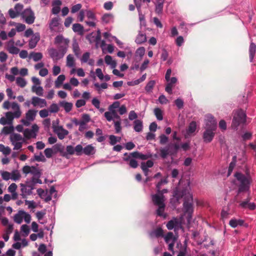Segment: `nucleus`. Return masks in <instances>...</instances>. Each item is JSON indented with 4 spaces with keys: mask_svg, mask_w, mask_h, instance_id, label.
Returning a JSON list of instances; mask_svg holds the SVG:
<instances>
[{
    "mask_svg": "<svg viewBox=\"0 0 256 256\" xmlns=\"http://www.w3.org/2000/svg\"><path fill=\"white\" fill-rule=\"evenodd\" d=\"M173 196L175 198L174 202L178 204H180V200L184 198V201L183 206L184 212L188 214L187 220L188 222H190L192 218L194 212L193 198L188 188L186 187L182 188H176L174 191Z\"/></svg>",
    "mask_w": 256,
    "mask_h": 256,
    "instance_id": "nucleus-1",
    "label": "nucleus"
},
{
    "mask_svg": "<svg viewBox=\"0 0 256 256\" xmlns=\"http://www.w3.org/2000/svg\"><path fill=\"white\" fill-rule=\"evenodd\" d=\"M234 176L240 182L238 190V194L248 192L252 182V176L245 177L244 174L240 172H236Z\"/></svg>",
    "mask_w": 256,
    "mask_h": 256,
    "instance_id": "nucleus-2",
    "label": "nucleus"
},
{
    "mask_svg": "<svg viewBox=\"0 0 256 256\" xmlns=\"http://www.w3.org/2000/svg\"><path fill=\"white\" fill-rule=\"evenodd\" d=\"M152 202L154 206H158L156 212L158 216H164L166 204H164V196L162 192H157V194L151 196Z\"/></svg>",
    "mask_w": 256,
    "mask_h": 256,
    "instance_id": "nucleus-3",
    "label": "nucleus"
},
{
    "mask_svg": "<svg viewBox=\"0 0 256 256\" xmlns=\"http://www.w3.org/2000/svg\"><path fill=\"white\" fill-rule=\"evenodd\" d=\"M246 114L242 109L238 110L234 116L232 127L234 129H237V128L241 124H245L246 122Z\"/></svg>",
    "mask_w": 256,
    "mask_h": 256,
    "instance_id": "nucleus-4",
    "label": "nucleus"
},
{
    "mask_svg": "<svg viewBox=\"0 0 256 256\" xmlns=\"http://www.w3.org/2000/svg\"><path fill=\"white\" fill-rule=\"evenodd\" d=\"M22 17L26 23L30 24L34 23L35 19L34 14L30 8H26L22 14Z\"/></svg>",
    "mask_w": 256,
    "mask_h": 256,
    "instance_id": "nucleus-5",
    "label": "nucleus"
},
{
    "mask_svg": "<svg viewBox=\"0 0 256 256\" xmlns=\"http://www.w3.org/2000/svg\"><path fill=\"white\" fill-rule=\"evenodd\" d=\"M206 128L207 130L216 131L217 122L214 118L210 115H207L206 119Z\"/></svg>",
    "mask_w": 256,
    "mask_h": 256,
    "instance_id": "nucleus-6",
    "label": "nucleus"
},
{
    "mask_svg": "<svg viewBox=\"0 0 256 256\" xmlns=\"http://www.w3.org/2000/svg\"><path fill=\"white\" fill-rule=\"evenodd\" d=\"M21 192L23 198H26V196L30 195L32 194V190L34 189L32 186L26 181L25 184H20Z\"/></svg>",
    "mask_w": 256,
    "mask_h": 256,
    "instance_id": "nucleus-7",
    "label": "nucleus"
},
{
    "mask_svg": "<svg viewBox=\"0 0 256 256\" xmlns=\"http://www.w3.org/2000/svg\"><path fill=\"white\" fill-rule=\"evenodd\" d=\"M37 111L34 110H29L26 114V120L22 119V122L26 126L30 124L28 121H33L36 117Z\"/></svg>",
    "mask_w": 256,
    "mask_h": 256,
    "instance_id": "nucleus-8",
    "label": "nucleus"
},
{
    "mask_svg": "<svg viewBox=\"0 0 256 256\" xmlns=\"http://www.w3.org/2000/svg\"><path fill=\"white\" fill-rule=\"evenodd\" d=\"M250 198L248 196L245 200L240 202L239 206L242 208H248L250 210H254L256 208L254 202H250Z\"/></svg>",
    "mask_w": 256,
    "mask_h": 256,
    "instance_id": "nucleus-9",
    "label": "nucleus"
},
{
    "mask_svg": "<svg viewBox=\"0 0 256 256\" xmlns=\"http://www.w3.org/2000/svg\"><path fill=\"white\" fill-rule=\"evenodd\" d=\"M54 132L57 134L58 138L60 140L64 139L68 134V132L62 126H54Z\"/></svg>",
    "mask_w": 256,
    "mask_h": 256,
    "instance_id": "nucleus-10",
    "label": "nucleus"
},
{
    "mask_svg": "<svg viewBox=\"0 0 256 256\" xmlns=\"http://www.w3.org/2000/svg\"><path fill=\"white\" fill-rule=\"evenodd\" d=\"M214 130H210L206 129L203 133V140L204 142L210 143V142L215 135Z\"/></svg>",
    "mask_w": 256,
    "mask_h": 256,
    "instance_id": "nucleus-11",
    "label": "nucleus"
},
{
    "mask_svg": "<svg viewBox=\"0 0 256 256\" xmlns=\"http://www.w3.org/2000/svg\"><path fill=\"white\" fill-rule=\"evenodd\" d=\"M124 157L123 158V160L125 162H129V166L134 168H135L138 167V162L134 159V158H133L130 154V153L128 154V153L126 152L124 154Z\"/></svg>",
    "mask_w": 256,
    "mask_h": 256,
    "instance_id": "nucleus-12",
    "label": "nucleus"
},
{
    "mask_svg": "<svg viewBox=\"0 0 256 256\" xmlns=\"http://www.w3.org/2000/svg\"><path fill=\"white\" fill-rule=\"evenodd\" d=\"M32 104L34 106H39L40 108H44L46 106L47 103L44 99L38 97L33 96L32 98Z\"/></svg>",
    "mask_w": 256,
    "mask_h": 256,
    "instance_id": "nucleus-13",
    "label": "nucleus"
},
{
    "mask_svg": "<svg viewBox=\"0 0 256 256\" xmlns=\"http://www.w3.org/2000/svg\"><path fill=\"white\" fill-rule=\"evenodd\" d=\"M48 52L50 56L53 60H57L62 58L64 54V52L60 53L58 50L55 48H52L48 50Z\"/></svg>",
    "mask_w": 256,
    "mask_h": 256,
    "instance_id": "nucleus-14",
    "label": "nucleus"
},
{
    "mask_svg": "<svg viewBox=\"0 0 256 256\" xmlns=\"http://www.w3.org/2000/svg\"><path fill=\"white\" fill-rule=\"evenodd\" d=\"M14 42L12 39L8 42V50L11 54H16L19 52L20 50L14 46Z\"/></svg>",
    "mask_w": 256,
    "mask_h": 256,
    "instance_id": "nucleus-15",
    "label": "nucleus"
},
{
    "mask_svg": "<svg viewBox=\"0 0 256 256\" xmlns=\"http://www.w3.org/2000/svg\"><path fill=\"white\" fill-rule=\"evenodd\" d=\"M164 0H156L155 4V12L158 14H162L163 12L164 4Z\"/></svg>",
    "mask_w": 256,
    "mask_h": 256,
    "instance_id": "nucleus-16",
    "label": "nucleus"
},
{
    "mask_svg": "<svg viewBox=\"0 0 256 256\" xmlns=\"http://www.w3.org/2000/svg\"><path fill=\"white\" fill-rule=\"evenodd\" d=\"M40 36L39 34H36L34 36L31 38V39L29 40L28 42V46L30 49H32L34 48L38 42L40 40Z\"/></svg>",
    "mask_w": 256,
    "mask_h": 256,
    "instance_id": "nucleus-17",
    "label": "nucleus"
},
{
    "mask_svg": "<svg viewBox=\"0 0 256 256\" xmlns=\"http://www.w3.org/2000/svg\"><path fill=\"white\" fill-rule=\"evenodd\" d=\"M248 52L250 60V62H252L256 52V44L252 40L250 43Z\"/></svg>",
    "mask_w": 256,
    "mask_h": 256,
    "instance_id": "nucleus-18",
    "label": "nucleus"
},
{
    "mask_svg": "<svg viewBox=\"0 0 256 256\" xmlns=\"http://www.w3.org/2000/svg\"><path fill=\"white\" fill-rule=\"evenodd\" d=\"M244 221L242 219L232 218L229 222L230 226L232 228H236L238 226H244Z\"/></svg>",
    "mask_w": 256,
    "mask_h": 256,
    "instance_id": "nucleus-19",
    "label": "nucleus"
},
{
    "mask_svg": "<svg viewBox=\"0 0 256 256\" xmlns=\"http://www.w3.org/2000/svg\"><path fill=\"white\" fill-rule=\"evenodd\" d=\"M150 236L152 238L164 237V230L161 227H158L150 232Z\"/></svg>",
    "mask_w": 256,
    "mask_h": 256,
    "instance_id": "nucleus-20",
    "label": "nucleus"
},
{
    "mask_svg": "<svg viewBox=\"0 0 256 256\" xmlns=\"http://www.w3.org/2000/svg\"><path fill=\"white\" fill-rule=\"evenodd\" d=\"M59 20L60 19L58 18H54L51 20L48 26L51 32L54 31L56 28L60 24Z\"/></svg>",
    "mask_w": 256,
    "mask_h": 256,
    "instance_id": "nucleus-21",
    "label": "nucleus"
},
{
    "mask_svg": "<svg viewBox=\"0 0 256 256\" xmlns=\"http://www.w3.org/2000/svg\"><path fill=\"white\" fill-rule=\"evenodd\" d=\"M180 222L176 218H174L172 220L168 221L166 224V228L169 230H172L173 228L178 226Z\"/></svg>",
    "mask_w": 256,
    "mask_h": 256,
    "instance_id": "nucleus-22",
    "label": "nucleus"
},
{
    "mask_svg": "<svg viewBox=\"0 0 256 256\" xmlns=\"http://www.w3.org/2000/svg\"><path fill=\"white\" fill-rule=\"evenodd\" d=\"M134 129L136 132H140L143 128L142 122L140 120H136L134 122Z\"/></svg>",
    "mask_w": 256,
    "mask_h": 256,
    "instance_id": "nucleus-23",
    "label": "nucleus"
},
{
    "mask_svg": "<svg viewBox=\"0 0 256 256\" xmlns=\"http://www.w3.org/2000/svg\"><path fill=\"white\" fill-rule=\"evenodd\" d=\"M24 214H25L24 211L19 210L18 212L14 216V222L18 224L22 223L23 219Z\"/></svg>",
    "mask_w": 256,
    "mask_h": 256,
    "instance_id": "nucleus-24",
    "label": "nucleus"
},
{
    "mask_svg": "<svg viewBox=\"0 0 256 256\" xmlns=\"http://www.w3.org/2000/svg\"><path fill=\"white\" fill-rule=\"evenodd\" d=\"M196 128V124L195 121H192L190 122L188 126V128L186 130V134L188 135H190L192 133H194Z\"/></svg>",
    "mask_w": 256,
    "mask_h": 256,
    "instance_id": "nucleus-25",
    "label": "nucleus"
},
{
    "mask_svg": "<svg viewBox=\"0 0 256 256\" xmlns=\"http://www.w3.org/2000/svg\"><path fill=\"white\" fill-rule=\"evenodd\" d=\"M130 154L133 158H139L142 160H145L148 159L149 156L147 154H144L142 153L139 152H134L130 153Z\"/></svg>",
    "mask_w": 256,
    "mask_h": 256,
    "instance_id": "nucleus-26",
    "label": "nucleus"
},
{
    "mask_svg": "<svg viewBox=\"0 0 256 256\" xmlns=\"http://www.w3.org/2000/svg\"><path fill=\"white\" fill-rule=\"evenodd\" d=\"M164 237L166 243L173 242V240L174 242H176V238L174 236L172 232H168Z\"/></svg>",
    "mask_w": 256,
    "mask_h": 256,
    "instance_id": "nucleus-27",
    "label": "nucleus"
},
{
    "mask_svg": "<svg viewBox=\"0 0 256 256\" xmlns=\"http://www.w3.org/2000/svg\"><path fill=\"white\" fill-rule=\"evenodd\" d=\"M60 106L64 108L66 112H69L72 109V104L71 102L62 101L60 102Z\"/></svg>",
    "mask_w": 256,
    "mask_h": 256,
    "instance_id": "nucleus-28",
    "label": "nucleus"
},
{
    "mask_svg": "<svg viewBox=\"0 0 256 256\" xmlns=\"http://www.w3.org/2000/svg\"><path fill=\"white\" fill-rule=\"evenodd\" d=\"M24 136L27 139H30V138H35L36 134H34V130L28 128H26L24 132Z\"/></svg>",
    "mask_w": 256,
    "mask_h": 256,
    "instance_id": "nucleus-29",
    "label": "nucleus"
},
{
    "mask_svg": "<svg viewBox=\"0 0 256 256\" xmlns=\"http://www.w3.org/2000/svg\"><path fill=\"white\" fill-rule=\"evenodd\" d=\"M95 152L94 148L92 144H88L84 148V154L90 156L94 154Z\"/></svg>",
    "mask_w": 256,
    "mask_h": 256,
    "instance_id": "nucleus-30",
    "label": "nucleus"
},
{
    "mask_svg": "<svg viewBox=\"0 0 256 256\" xmlns=\"http://www.w3.org/2000/svg\"><path fill=\"white\" fill-rule=\"evenodd\" d=\"M146 41V37L145 34L139 33L137 36L135 42L138 44H142Z\"/></svg>",
    "mask_w": 256,
    "mask_h": 256,
    "instance_id": "nucleus-31",
    "label": "nucleus"
},
{
    "mask_svg": "<svg viewBox=\"0 0 256 256\" xmlns=\"http://www.w3.org/2000/svg\"><path fill=\"white\" fill-rule=\"evenodd\" d=\"M156 84V82L154 80L149 81L146 84L144 89L147 93H150Z\"/></svg>",
    "mask_w": 256,
    "mask_h": 256,
    "instance_id": "nucleus-32",
    "label": "nucleus"
},
{
    "mask_svg": "<svg viewBox=\"0 0 256 256\" xmlns=\"http://www.w3.org/2000/svg\"><path fill=\"white\" fill-rule=\"evenodd\" d=\"M160 152V156L163 159L166 158L168 154H170V150L166 146L164 148H161Z\"/></svg>",
    "mask_w": 256,
    "mask_h": 256,
    "instance_id": "nucleus-33",
    "label": "nucleus"
},
{
    "mask_svg": "<svg viewBox=\"0 0 256 256\" xmlns=\"http://www.w3.org/2000/svg\"><path fill=\"white\" fill-rule=\"evenodd\" d=\"M72 30L74 32H77L80 34H82L84 32V27L80 24H74L72 26Z\"/></svg>",
    "mask_w": 256,
    "mask_h": 256,
    "instance_id": "nucleus-34",
    "label": "nucleus"
},
{
    "mask_svg": "<svg viewBox=\"0 0 256 256\" xmlns=\"http://www.w3.org/2000/svg\"><path fill=\"white\" fill-rule=\"evenodd\" d=\"M154 112L158 120H163L162 112L160 108H155L154 109Z\"/></svg>",
    "mask_w": 256,
    "mask_h": 256,
    "instance_id": "nucleus-35",
    "label": "nucleus"
},
{
    "mask_svg": "<svg viewBox=\"0 0 256 256\" xmlns=\"http://www.w3.org/2000/svg\"><path fill=\"white\" fill-rule=\"evenodd\" d=\"M66 77L64 74H60L57 78L55 81V86L56 88H59L63 83L65 80Z\"/></svg>",
    "mask_w": 256,
    "mask_h": 256,
    "instance_id": "nucleus-36",
    "label": "nucleus"
},
{
    "mask_svg": "<svg viewBox=\"0 0 256 256\" xmlns=\"http://www.w3.org/2000/svg\"><path fill=\"white\" fill-rule=\"evenodd\" d=\"M0 152L4 155H8L11 152V149L8 146H5L3 144H0Z\"/></svg>",
    "mask_w": 256,
    "mask_h": 256,
    "instance_id": "nucleus-37",
    "label": "nucleus"
},
{
    "mask_svg": "<svg viewBox=\"0 0 256 256\" xmlns=\"http://www.w3.org/2000/svg\"><path fill=\"white\" fill-rule=\"evenodd\" d=\"M32 90L39 96H42L43 95L44 90L42 86H38L36 87L35 86H33Z\"/></svg>",
    "mask_w": 256,
    "mask_h": 256,
    "instance_id": "nucleus-38",
    "label": "nucleus"
},
{
    "mask_svg": "<svg viewBox=\"0 0 256 256\" xmlns=\"http://www.w3.org/2000/svg\"><path fill=\"white\" fill-rule=\"evenodd\" d=\"M28 182L32 186V187L34 188L35 184H42V180H40V177H38V176H36V178L34 176L32 178L31 180L28 181Z\"/></svg>",
    "mask_w": 256,
    "mask_h": 256,
    "instance_id": "nucleus-39",
    "label": "nucleus"
},
{
    "mask_svg": "<svg viewBox=\"0 0 256 256\" xmlns=\"http://www.w3.org/2000/svg\"><path fill=\"white\" fill-rule=\"evenodd\" d=\"M63 42L67 44L68 42V40H67L64 39L63 36L62 35H58L54 38V43L56 44H60L62 43Z\"/></svg>",
    "mask_w": 256,
    "mask_h": 256,
    "instance_id": "nucleus-40",
    "label": "nucleus"
},
{
    "mask_svg": "<svg viewBox=\"0 0 256 256\" xmlns=\"http://www.w3.org/2000/svg\"><path fill=\"white\" fill-rule=\"evenodd\" d=\"M66 65L68 67H74V60L71 54H68L66 57Z\"/></svg>",
    "mask_w": 256,
    "mask_h": 256,
    "instance_id": "nucleus-41",
    "label": "nucleus"
},
{
    "mask_svg": "<svg viewBox=\"0 0 256 256\" xmlns=\"http://www.w3.org/2000/svg\"><path fill=\"white\" fill-rule=\"evenodd\" d=\"M16 84L21 88H24L26 86V80L21 77H18L16 79Z\"/></svg>",
    "mask_w": 256,
    "mask_h": 256,
    "instance_id": "nucleus-42",
    "label": "nucleus"
},
{
    "mask_svg": "<svg viewBox=\"0 0 256 256\" xmlns=\"http://www.w3.org/2000/svg\"><path fill=\"white\" fill-rule=\"evenodd\" d=\"M104 60L107 64H111L113 67H115L116 62L112 60V57L110 56L106 55L104 58Z\"/></svg>",
    "mask_w": 256,
    "mask_h": 256,
    "instance_id": "nucleus-43",
    "label": "nucleus"
},
{
    "mask_svg": "<svg viewBox=\"0 0 256 256\" xmlns=\"http://www.w3.org/2000/svg\"><path fill=\"white\" fill-rule=\"evenodd\" d=\"M76 154L77 156H81L84 152V148L81 144L77 145L74 148Z\"/></svg>",
    "mask_w": 256,
    "mask_h": 256,
    "instance_id": "nucleus-44",
    "label": "nucleus"
},
{
    "mask_svg": "<svg viewBox=\"0 0 256 256\" xmlns=\"http://www.w3.org/2000/svg\"><path fill=\"white\" fill-rule=\"evenodd\" d=\"M109 138L110 140V144L112 146L114 145L118 142H119L120 140V138H118V137L114 135H110L109 136Z\"/></svg>",
    "mask_w": 256,
    "mask_h": 256,
    "instance_id": "nucleus-45",
    "label": "nucleus"
},
{
    "mask_svg": "<svg viewBox=\"0 0 256 256\" xmlns=\"http://www.w3.org/2000/svg\"><path fill=\"white\" fill-rule=\"evenodd\" d=\"M160 144H166L168 140V138L164 134H162L159 136Z\"/></svg>",
    "mask_w": 256,
    "mask_h": 256,
    "instance_id": "nucleus-46",
    "label": "nucleus"
},
{
    "mask_svg": "<svg viewBox=\"0 0 256 256\" xmlns=\"http://www.w3.org/2000/svg\"><path fill=\"white\" fill-rule=\"evenodd\" d=\"M20 177V175L19 172L17 170L12 171L10 176V179L14 180H18Z\"/></svg>",
    "mask_w": 256,
    "mask_h": 256,
    "instance_id": "nucleus-47",
    "label": "nucleus"
},
{
    "mask_svg": "<svg viewBox=\"0 0 256 256\" xmlns=\"http://www.w3.org/2000/svg\"><path fill=\"white\" fill-rule=\"evenodd\" d=\"M112 18V16L110 14H104L102 18V21L106 24H108L110 22V19Z\"/></svg>",
    "mask_w": 256,
    "mask_h": 256,
    "instance_id": "nucleus-48",
    "label": "nucleus"
},
{
    "mask_svg": "<svg viewBox=\"0 0 256 256\" xmlns=\"http://www.w3.org/2000/svg\"><path fill=\"white\" fill-rule=\"evenodd\" d=\"M145 51V48L143 46H141L136 50V54L142 58L144 56Z\"/></svg>",
    "mask_w": 256,
    "mask_h": 256,
    "instance_id": "nucleus-49",
    "label": "nucleus"
},
{
    "mask_svg": "<svg viewBox=\"0 0 256 256\" xmlns=\"http://www.w3.org/2000/svg\"><path fill=\"white\" fill-rule=\"evenodd\" d=\"M42 58V54L41 52H34L32 54V58L35 62H38Z\"/></svg>",
    "mask_w": 256,
    "mask_h": 256,
    "instance_id": "nucleus-50",
    "label": "nucleus"
},
{
    "mask_svg": "<svg viewBox=\"0 0 256 256\" xmlns=\"http://www.w3.org/2000/svg\"><path fill=\"white\" fill-rule=\"evenodd\" d=\"M121 120H116L114 122V126L116 130V132L118 133L121 131Z\"/></svg>",
    "mask_w": 256,
    "mask_h": 256,
    "instance_id": "nucleus-51",
    "label": "nucleus"
},
{
    "mask_svg": "<svg viewBox=\"0 0 256 256\" xmlns=\"http://www.w3.org/2000/svg\"><path fill=\"white\" fill-rule=\"evenodd\" d=\"M167 181L164 179H161L156 184V188L157 189V192H161V186L164 184H166Z\"/></svg>",
    "mask_w": 256,
    "mask_h": 256,
    "instance_id": "nucleus-52",
    "label": "nucleus"
},
{
    "mask_svg": "<svg viewBox=\"0 0 256 256\" xmlns=\"http://www.w3.org/2000/svg\"><path fill=\"white\" fill-rule=\"evenodd\" d=\"M22 137L20 134H14L12 136H11L10 139L12 143L16 141L20 140Z\"/></svg>",
    "mask_w": 256,
    "mask_h": 256,
    "instance_id": "nucleus-53",
    "label": "nucleus"
},
{
    "mask_svg": "<svg viewBox=\"0 0 256 256\" xmlns=\"http://www.w3.org/2000/svg\"><path fill=\"white\" fill-rule=\"evenodd\" d=\"M59 110V108L57 104H52L50 106V112L51 113H56Z\"/></svg>",
    "mask_w": 256,
    "mask_h": 256,
    "instance_id": "nucleus-54",
    "label": "nucleus"
},
{
    "mask_svg": "<svg viewBox=\"0 0 256 256\" xmlns=\"http://www.w3.org/2000/svg\"><path fill=\"white\" fill-rule=\"evenodd\" d=\"M94 86L97 88L98 90H100V88L106 89L108 88V84L106 82H103L100 84L98 83L94 84Z\"/></svg>",
    "mask_w": 256,
    "mask_h": 256,
    "instance_id": "nucleus-55",
    "label": "nucleus"
},
{
    "mask_svg": "<svg viewBox=\"0 0 256 256\" xmlns=\"http://www.w3.org/2000/svg\"><path fill=\"white\" fill-rule=\"evenodd\" d=\"M44 153L47 158H50L52 157L54 152L52 148H46L44 150Z\"/></svg>",
    "mask_w": 256,
    "mask_h": 256,
    "instance_id": "nucleus-56",
    "label": "nucleus"
},
{
    "mask_svg": "<svg viewBox=\"0 0 256 256\" xmlns=\"http://www.w3.org/2000/svg\"><path fill=\"white\" fill-rule=\"evenodd\" d=\"M120 102H114L111 105L109 106L108 110L112 112V110H115L116 108H117L120 107Z\"/></svg>",
    "mask_w": 256,
    "mask_h": 256,
    "instance_id": "nucleus-57",
    "label": "nucleus"
},
{
    "mask_svg": "<svg viewBox=\"0 0 256 256\" xmlns=\"http://www.w3.org/2000/svg\"><path fill=\"white\" fill-rule=\"evenodd\" d=\"M92 104L96 108L100 109V101L97 98H93L92 100Z\"/></svg>",
    "mask_w": 256,
    "mask_h": 256,
    "instance_id": "nucleus-58",
    "label": "nucleus"
},
{
    "mask_svg": "<svg viewBox=\"0 0 256 256\" xmlns=\"http://www.w3.org/2000/svg\"><path fill=\"white\" fill-rule=\"evenodd\" d=\"M6 118L8 120V123L10 124L14 118V116L12 114V112H8L6 114Z\"/></svg>",
    "mask_w": 256,
    "mask_h": 256,
    "instance_id": "nucleus-59",
    "label": "nucleus"
},
{
    "mask_svg": "<svg viewBox=\"0 0 256 256\" xmlns=\"http://www.w3.org/2000/svg\"><path fill=\"white\" fill-rule=\"evenodd\" d=\"M90 120V116L89 114H84L82 115V120H80V122H84V124H86L87 122H88Z\"/></svg>",
    "mask_w": 256,
    "mask_h": 256,
    "instance_id": "nucleus-60",
    "label": "nucleus"
},
{
    "mask_svg": "<svg viewBox=\"0 0 256 256\" xmlns=\"http://www.w3.org/2000/svg\"><path fill=\"white\" fill-rule=\"evenodd\" d=\"M90 56V54L88 52H86L84 53L82 56V58H81V62H87L89 60Z\"/></svg>",
    "mask_w": 256,
    "mask_h": 256,
    "instance_id": "nucleus-61",
    "label": "nucleus"
},
{
    "mask_svg": "<svg viewBox=\"0 0 256 256\" xmlns=\"http://www.w3.org/2000/svg\"><path fill=\"white\" fill-rule=\"evenodd\" d=\"M8 14L10 18H14L18 16V12L14 10L12 8H10L8 10Z\"/></svg>",
    "mask_w": 256,
    "mask_h": 256,
    "instance_id": "nucleus-62",
    "label": "nucleus"
},
{
    "mask_svg": "<svg viewBox=\"0 0 256 256\" xmlns=\"http://www.w3.org/2000/svg\"><path fill=\"white\" fill-rule=\"evenodd\" d=\"M82 8V4H78L73 6L71 8L72 13H76L78 12Z\"/></svg>",
    "mask_w": 256,
    "mask_h": 256,
    "instance_id": "nucleus-63",
    "label": "nucleus"
},
{
    "mask_svg": "<svg viewBox=\"0 0 256 256\" xmlns=\"http://www.w3.org/2000/svg\"><path fill=\"white\" fill-rule=\"evenodd\" d=\"M174 102L179 109L182 108L184 106V101L182 99L178 98L175 100Z\"/></svg>",
    "mask_w": 256,
    "mask_h": 256,
    "instance_id": "nucleus-64",
    "label": "nucleus"
}]
</instances>
